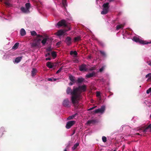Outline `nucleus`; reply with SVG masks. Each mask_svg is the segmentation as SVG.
<instances>
[{"label": "nucleus", "instance_id": "63", "mask_svg": "<svg viewBox=\"0 0 151 151\" xmlns=\"http://www.w3.org/2000/svg\"><path fill=\"white\" fill-rule=\"evenodd\" d=\"M150 117L151 118V114H150Z\"/></svg>", "mask_w": 151, "mask_h": 151}, {"label": "nucleus", "instance_id": "59", "mask_svg": "<svg viewBox=\"0 0 151 151\" xmlns=\"http://www.w3.org/2000/svg\"><path fill=\"white\" fill-rule=\"evenodd\" d=\"M53 81H55L57 80V79L56 78H53Z\"/></svg>", "mask_w": 151, "mask_h": 151}, {"label": "nucleus", "instance_id": "54", "mask_svg": "<svg viewBox=\"0 0 151 151\" xmlns=\"http://www.w3.org/2000/svg\"><path fill=\"white\" fill-rule=\"evenodd\" d=\"M77 115V113H76V114H74L73 115V116H74V117H75V116H76V115Z\"/></svg>", "mask_w": 151, "mask_h": 151}, {"label": "nucleus", "instance_id": "56", "mask_svg": "<svg viewBox=\"0 0 151 151\" xmlns=\"http://www.w3.org/2000/svg\"><path fill=\"white\" fill-rule=\"evenodd\" d=\"M69 84L70 85H72L73 84V83H71V82H70L69 83Z\"/></svg>", "mask_w": 151, "mask_h": 151}, {"label": "nucleus", "instance_id": "34", "mask_svg": "<svg viewBox=\"0 0 151 151\" xmlns=\"http://www.w3.org/2000/svg\"><path fill=\"white\" fill-rule=\"evenodd\" d=\"M145 77L146 78L149 77L148 80H151V73H150L147 75Z\"/></svg>", "mask_w": 151, "mask_h": 151}, {"label": "nucleus", "instance_id": "11", "mask_svg": "<svg viewBox=\"0 0 151 151\" xmlns=\"http://www.w3.org/2000/svg\"><path fill=\"white\" fill-rule=\"evenodd\" d=\"M149 130V132H151V124H150L148 126L146 127L145 128L142 130V132L144 133H146Z\"/></svg>", "mask_w": 151, "mask_h": 151}, {"label": "nucleus", "instance_id": "30", "mask_svg": "<svg viewBox=\"0 0 151 151\" xmlns=\"http://www.w3.org/2000/svg\"><path fill=\"white\" fill-rule=\"evenodd\" d=\"M81 40V37L79 36H78L76 37H75L74 38V41L75 42H78Z\"/></svg>", "mask_w": 151, "mask_h": 151}, {"label": "nucleus", "instance_id": "8", "mask_svg": "<svg viewBox=\"0 0 151 151\" xmlns=\"http://www.w3.org/2000/svg\"><path fill=\"white\" fill-rule=\"evenodd\" d=\"M57 25L59 26H66V24L65 21L64 20H61L58 23Z\"/></svg>", "mask_w": 151, "mask_h": 151}, {"label": "nucleus", "instance_id": "44", "mask_svg": "<svg viewBox=\"0 0 151 151\" xmlns=\"http://www.w3.org/2000/svg\"><path fill=\"white\" fill-rule=\"evenodd\" d=\"M36 36H37V37L38 38V37H42V35H36Z\"/></svg>", "mask_w": 151, "mask_h": 151}, {"label": "nucleus", "instance_id": "64", "mask_svg": "<svg viewBox=\"0 0 151 151\" xmlns=\"http://www.w3.org/2000/svg\"><path fill=\"white\" fill-rule=\"evenodd\" d=\"M114 151H116V150H114Z\"/></svg>", "mask_w": 151, "mask_h": 151}, {"label": "nucleus", "instance_id": "61", "mask_svg": "<svg viewBox=\"0 0 151 151\" xmlns=\"http://www.w3.org/2000/svg\"><path fill=\"white\" fill-rule=\"evenodd\" d=\"M136 134L138 135H140L139 133H137Z\"/></svg>", "mask_w": 151, "mask_h": 151}, {"label": "nucleus", "instance_id": "42", "mask_svg": "<svg viewBox=\"0 0 151 151\" xmlns=\"http://www.w3.org/2000/svg\"><path fill=\"white\" fill-rule=\"evenodd\" d=\"M61 42H58L56 44V46L57 47H59L60 46L61 44Z\"/></svg>", "mask_w": 151, "mask_h": 151}, {"label": "nucleus", "instance_id": "15", "mask_svg": "<svg viewBox=\"0 0 151 151\" xmlns=\"http://www.w3.org/2000/svg\"><path fill=\"white\" fill-rule=\"evenodd\" d=\"M84 80V79L82 78H79L77 81H76L77 83H80L83 82Z\"/></svg>", "mask_w": 151, "mask_h": 151}, {"label": "nucleus", "instance_id": "14", "mask_svg": "<svg viewBox=\"0 0 151 151\" xmlns=\"http://www.w3.org/2000/svg\"><path fill=\"white\" fill-rule=\"evenodd\" d=\"M69 79L73 83L76 82L75 77L72 75H70L69 76Z\"/></svg>", "mask_w": 151, "mask_h": 151}, {"label": "nucleus", "instance_id": "57", "mask_svg": "<svg viewBox=\"0 0 151 151\" xmlns=\"http://www.w3.org/2000/svg\"><path fill=\"white\" fill-rule=\"evenodd\" d=\"M94 70V69H93V68H91L90 69V70Z\"/></svg>", "mask_w": 151, "mask_h": 151}, {"label": "nucleus", "instance_id": "37", "mask_svg": "<svg viewBox=\"0 0 151 151\" xmlns=\"http://www.w3.org/2000/svg\"><path fill=\"white\" fill-rule=\"evenodd\" d=\"M102 139L104 142H105L106 141V138L105 136H103L102 137Z\"/></svg>", "mask_w": 151, "mask_h": 151}, {"label": "nucleus", "instance_id": "18", "mask_svg": "<svg viewBox=\"0 0 151 151\" xmlns=\"http://www.w3.org/2000/svg\"><path fill=\"white\" fill-rule=\"evenodd\" d=\"M109 3H106L104 4L103 5V9H106L109 10Z\"/></svg>", "mask_w": 151, "mask_h": 151}, {"label": "nucleus", "instance_id": "21", "mask_svg": "<svg viewBox=\"0 0 151 151\" xmlns=\"http://www.w3.org/2000/svg\"><path fill=\"white\" fill-rule=\"evenodd\" d=\"M124 25V24H121L120 25H117L116 27V29L118 30L120 29H122Z\"/></svg>", "mask_w": 151, "mask_h": 151}, {"label": "nucleus", "instance_id": "47", "mask_svg": "<svg viewBox=\"0 0 151 151\" xmlns=\"http://www.w3.org/2000/svg\"><path fill=\"white\" fill-rule=\"evenodd\" d=\"M73 62L75 63H78V61L77 59H75L73 60Z\"/></svg>", "mask_w": 151, "mask_h": 151}, {"label": "nucleus", "instance_id": "22", "mask_svg": "<svg viewBox=\"0 0 151 151\" xmlns=\"http://www.w3.org/2000/svg\"><path fill=\"white\" fill-rule=\"evenodd\" d=\"M99 52L103 57L105 58L106 57V54L105 52L101 50H99Z\"/></svg>", "mask_w": 151, "mask_h": 151}, {"label": "nucleus", "instance_id": "35", "mask_svg": "<svg viewBox=\"0 0 151 151\" xmlns=\"http://www.w3.org/2000/svg\"><path fill=\"white\" fill-rule=\"evenodd\" d=\"M31 35L32 36H36L37 35V33L35 31H33L31 32Z\"/></svg>", "mask_w": 151, "mask_h": 151}, {"label": "nucleus", "instance_id": "24", "mask_svg": "<svg viewBox=\"0 0 151 151\" xmlns=\"http://www.w3.org/2000/svg\"><path fill=\"white\" fill-rule=\"evenodd\" d=\"M22 59V57H18L16 58L15 60V62L16 63H18Z\"/></svg>", "mask_w": 151, "mask_h": 151}, {"label": "nucleus", "instance_id": "40", "mask_svg": "<svg viewBox=\"0 0 151 151\" xmlns=\"http://www.w3.org/2000/svg\"><path fill=\"white\" fill-rule=\"evenodd\" d=\"M151 88H149L146 91V93L147 94H149L150 93H151Z\"/></svg>", "mask_w": 151, "mask_h": 151}, {"label": "nucleus", "instance_id": "38", "mask_svg": "<svg viewBox=\"0 0 151 151\" xmlns=\"http://www.w3.org/2000/svg\"><path fill=\"white\" fill-rule=\"evenodd\" d=\"M63 67L62 66L59 70H58L56 72V74H58L63 69Z\"/></svg>", "mask_w": 151, "mask_h": 151}, {"label": "nucleus", "instance_id": "5", "mask_svg": "<svg viewBox=\"0 0 151 151\" xmlns=\"http://www.w3.org/2000/svg\"><path fill=\"white\" fill-rule=\"evenodd\" d=\"M87 65L85 64H83L79 67V70L81 71H86L88 70Z\"/></svg>", "mask_w": 151, "mask_h": 151}, {"label": "nucleus", "instance_id": "49", "mask_svg": "<svg viewBox=\"0 0 151 151\" xmlns=\"http://www.w3.org/2000/svg\"><path fill=\"white\" fill-rule=\"evenodd\" d=\"M46 60H51V58H47L45 59Z\"/></svg>", "mask_w": 151, "mask_h": 151}, {"label": "nucleus", "instance_id": "41", "mask_svg": "<svg viewBox=\"0 0 151 151\" xmlns=\"http://www.w3.org/2000/svg\"><path fill=\"white\" fill-rule=\"evenodd\" d=\"M5 4L6 6H10L11 5V4L9 3L8 2H5Z\"/></svg>", "mask_w": 151, "mask_h": 151}, {"label": "nucleus", "instance_id": "36", "mask_svg": "<svg viewBox=\"0 0 151 151\" xmlns=\"http://www.w3.org/2000/svg\"><path fill=\"white\" fill-rule=\"evenodd\" d=\"M62 3L63 6L65 7L67 5L66 4V0H62Z\"/></svg>", "mask_w": 151, "mask_h": 151}, {"label": "nucleus", "instance_id": "48", "mask_svg": "<svg viewBox=\"0 0 151 151\" xmlns=\"http://www.w3.org/2000/svg\"><path fill=\"white\" fill-rule=\"evenodd\" d=\"M52 79L53 78H48L47 79V80L49 81H52Z\"/></svg>", "mask_w": 151, "mask_h": 151}, {"label": "nucleus", "instance_id": "46", "mask_svg": "<svg viewBox=\"0 0 151 151\" xmlns=\"http://www.w3.org/2000/svg\"><path fill=\"white\" fill-rule=\"evenodd\" d=\"M50 55V53L49 52L45 54V56L46 57H47L48 56Z\"/></svg>", "mask_w": 151, "mask_h": 151}, {"label": "nucleus", "instance_id": "39", "mask_svg": "<svg viewBox=\"0 0 151 151\" xmlns=\"http://www.w3.org/2000/svg\"><path fill=\"white\" fill-rule=\"evenodd\" d=\"M74 118V116H73V115L69 116L68 118L67 119L68 120H70L73 119Z\"/></svg>", "mask_w": 151, "mask_h": 151}, {"label": "nucleus", "instance_id": "60", "mask_svg": "<svg viewBox=\"0 0 151 151\" xmlns=\"http://www.w3.org/2000/svg\"><path fill=\"white\" fill-rule=\"evenodd\" d=\"M75 133V130H74V131L73 132L72 135L74 134Z\"/></svg>", "mask_w": 151, "mask_h": 151}, {"label": "nucleus", "instance_id": "43", "mask_svg": "<svg viewBox=\"0 0 151 151\" xmlns=\"http://www.w3.org/2000/svg\"><path fill=\"white\" fill-rule=\"evenodd\" d=\"M104 67H102L100 69L99 71L100 72H102L104 70Z\"/></svg>", "mask_w": 151, "mask_h": 151}, {"label": "nucleus", "instance_id": "4", "mask_svg": "<svg viewBox=\"0 0 151 151\" xmlns=\"http://www.w3.org/2000/svg\"><path fill=\"white\" fill-rule=\"evenodd\" d=\"M105 106H103L101 107L100 108L98 109L93 111V112L94 113L96 114L98 113H103L104 112L105 110Z\"/></svg>", "mask_w": 151, "mask_h": 151}, {"label": "nucleus", "instance_id": "26", "mask_svg": "<svg viewBox=\"0 0 151 151\" xmlns=\"http://www.w3.org/2000/svg\"><path fill=\"white\" fill-rule=\"evenodd\" d=\"M109 11L108 9H103V10L101 12V14H107Z\"/></svg>", "mask_w": 151, "mask_h": 151}, {"label": "nucleus", "instance_id": "9", "mask_svg": "<svg viewBox=\"0 0 151 151\" xmlns=\"http://www.w3.org/2000/svg\"><path fill=\"white\" fill-rule=\"evenodd\" d=\"M95 72H93L91 73H87L86 75V77L87 78H89L94 76H95Z\"/></svg>", "mask_w": 151, "mask_h": 151}, {"label": "nucleus", "instance_id": "20", "mask_svg": "<svg viewBox=\"0 0 151 151\" xmlns=\"http://www.w3.org/2000/svg\"><path fill=\"white\" fill-rule=\"evenodd\" d=\"M37 70L35 68H33L32 71V76H34L36 74Z\"/></svg>", "mask_w": 151, "mask_h": 151}, {"label": "nucleus", "instance_id": "10", "mask_svg": "<svg viewBox=\"0 0 151 151\" xmlns=\"http://www.w3.org/2000/svg\"><path fill=\"white\" fill-rule=\"evenodd\" d=\"M65 42L68 45H70L71 44V39L70 37H67L65 40Z\"/></svg>", "mask_w": 151, "mask_h": 151}, {"label": "nucleus", "instance_id": "3", "mask_svg": "<svg viewBox=\"0 0 151 151\" xmlns=\"http://www.w3.org/2000/svg\"><path fill=\"white\" fill-rule=\"evenodd\" d=\"M133 40L136 42H139L140 44L143 45H147L148 44L151 43V42H147L144 41V40H140L139 38L136 37H134L133 38Z\"/></svg>", "mask_w": 151, "mask_h": 151}, {"label": "nucleus", "instance_id": "53", "mask_svg": "<svg viewBox=\"0 0 151 151\" xmlns=\"http://www.w3.org/2000/svg\"><path fill=\"white\" fill-rule=\"evenodd\" d=\"M148 64L151 66V61H149L148 62Z\"/></svg>", "mask_w": 151, "mask_h": 151}, {"label": "nucleus", "instance_id": "51", "mask_svg": "<svg viewBox=\"0 0 151 151\" xmlns=\"http://www.w3.org/2000/svg\"><path fill=\"white\" fill-rule=\"evenodd\" d=\"M95 107H92V108H91L90 109H88V110H93V109H94V108Z\"/></svg>", "mask_w": 151, "mask_h": 151}, {"label": "nucleus", "instance_id": "25", "mask_svg": "<svg viewBox=\"0 0 151 151\" xmlns=\"http://www.w3.org/2000/svg\"><path fill=\"white\" fill-rule=\"evenodd\" d=\"M96 122V120H88L87 122V124H94Z\"/></svg>", "mask_w": 151, "mask_h": 151}, {"label": "nucleus", "instance_id": "1", "mask_svg": "<svg viewBox=\"0 0 151 151\" xmlns=\"http://www.w3.org/2000/svg\"><path fill=\"white\" fill-rule=\"evenodd\" d=\"M75 88H73L72 90L70 87H68L66 91V93L68 94H70L71 95V100L73 106L76 109L81 108L82 107L81 105H80L79 104V101L77 100V97H76V92L73 93V91L75 89Z\"/></svg>", "mask_w": 151, "mask_h": 151}, {"label": "nucleus", "instance_id": "55", "mask_svg": "<svg viewBox=\"0 0 151 151\" xmlns=\"http://www.w3.org/2000/svg\"><path fill=\"white\" fill-rule=\"evenodd\" d=\"M114 0H108L110 2H111L114 1Z\"/></svg>", "mask_w": 151, "mask_h": 151}, {"label": "nucleus", "instance_id": "29", "mask_svg": "<svg viewBox=\"0 0 151 151\" xmlns=\"http://www.w3.org/2000/svg\"><path fill=\"white\" fill-rule=\"evenodd\" d=\"M19 43L18 42H17L13 46V47H12V49H17L19 46Z\"/></svg>", "mask_w": 151, "mask_h": 151}, {"label": "nucleus", "instance_id": "6", "mask_svg": "<svg viewBox=\"0 0 151 151\" xmlns=\"http://www.w3.org/2000/svg\"><path fill=\"white\" fill-rule=\"evenodd\" d=\"M63 105L67 107H69L70 106V102L68 99H66L64 100L63 102Z\"/></svg>", "mask_w": 151, "mask_h": 151}, {"label": "nucleus", "instance_id": "27", "mask_svg": "<svg viewBox=\"0 0 151 151\" xmlns=\"http://www.w3.org/2000/svg\"><path fill=\"white\" fill-rule=\"evenodd\" d=\"M4 131V128L3 127H0V137L3 134V132Z\"/></svg>", "mask_w": 151, "mask_h": 151}, {"label": "nucleus", "instance_id": "50", "mask_svg": "<svg viewBox=\"0 0 151 151\" xmlns=\"http://www.w3.org/2000/svg\"><path fill=\"white\" fill-rule=\"evenodd\" d=\"M96 96H100V93L99 92H97L96 94Z\"/></svg>", "mask_w": 151, "mask_h": 151}, {"label": "nucleus", "instance_id": "19", "mask_svg": "<svg viewBox=\"0 0 151 151\" xmlns=\"http://www.w3.org/2000/svg\"><path fill=\"white\" fill-rule=\"evenodd\" d=\"M70 54L71 55H74L73 56L74 57H77L78 53L76 51H71L70 52Z\"/></svg>", "mask_w": 151, "mask_h": 151}, {"label": "nucleus", "instance_id": "16", "mask_svg": "<svg viewBox=\"0 0 151 151\" xmlns=\"http://www.w3.org/2000/svg\"><path fill=\"white\" fill-rule=\"evenodd\" d=\"M64 32L62 30H59L57 32L55 33V35L58 36L62 35L64 34Z\"/></svg>", "mask_w": 151, "mask_h": 151}, {"label": "nucleus", "instance_id": "58", "mask_svg": "<svg viewBox=\"0 0 151 151\" xmlns=\"http://www.w3.org/2000/svg\"><path fill=\"white\" fill-rule=\"evenodd\" d=\"M91 56H88V58L89 59H91Z\"/></svg>", "mask_w": 151, "mask_h": 151}, {"label": "nucleus", "instance_id": "62", "mask_svg": "<svg viewBox=\"0 0 151 151\" xmlns=\"http://www.w3.org/2000/svg\"><path fill=\"white\" fill-rule=\"evenodd\" d=\"M64 151H67V150L66 149H65Z\"/></svg>", "mask_w": 151, "mask_h": 151}, {"label": "nucleus", "instance_id": "7", "mask_svg": "<svg viewBox=\"0 0 151 151\" xmlns=\"http://www.w3.org/2000/svg\"><path fill=\"white\" fill-rule=\"evenodd\" d=\"M75 122L74 121H71L68 122L66 125V128L67 129H69L75 124Z\"/></svg>", "mask_w": 151, "mask_h": 151}, {"label": "nucleus", "instance_id": "33", "mask_svg": "<svg viewBox=\"0 0 151 151\" xmlns=\"http://www.w3.org/2000/svg\"><path fill=\"white\" fill-rule=\"evenodd\" d=\"M51 55L54 58L56 57L57 54L56 52L54 51H52L51 53Z\"/></svg>", "mask_w": 151, "mask_h": 151}, {"label": "nucleus", "instance_id": "17", "mask_svg": "<svg viewBox=\"0 0 151 151\" xmlns=\"http://www.w3.org/2000/svg\"><path fill=\"white\" fill-rule=\"evenodd\" d=\"M21 10L24 13H28L29 12V11L28 9L24 7H22L21 8Z\"/></svg>", "mask_w": 151, "mask_h": 151}, {"label": "nucleus", "instance_id": "13", "mask_svg": "<svg viewBox=\"0 0 151 151\" xmlns=\"http://www.w3.org/2000/svg\"><path fill=\"white\" fill-rule=\"evenodd\" d=\"M40 44V42H37V40H35L32 43V46L33 47H36V46H39Z\"/></svg>", "mask_w": 151, "mask_h": 151}, {"label": "nucleus", "instance_id": "12", "mask_svg": "<svg viewBox=\"0 0 151 151\" xmlns=\"http://www.w3.org/2000/svg\"><path fill=\"white\" fill-rule=\"evenodd\" d=\"M55 63H51V62H47L46 63V66L49 68H52L54 66Z\"/></svg>", "mask_w": 151, "mask_h": 151}, {"label": "nucleus", "instance_id": "23", "mask_svg": "<svg viewBox=\"0 0 151 151\" xmlns=\"http://www.w3.org/2000/svg\"><path fill=\"white\" fill-rule=\"evenodd\" d=\"M20 34L21 36H24L26 34V31L23 28H22L20 30Z\"/></svg>", "mask_w": 151, "mask_h": 151}, {"label": "nucleus", "instance_id": "32", "mask_svg": "<svg viewBox=\"0 0 151 151\" xmlns=\"http://www.w3.org/2000/svg\"><path fill=\"white\" fill-rule=\"evenodd\" d=\"M26 8L29 10V9L30 7V5L29 3H27L25 4Z\"/></svg>", "mask_w": 151, "mask_h": 151}, {"label": "nucleus", "instance_id": "31", "mask_svg": "<svg viewBox=\"0 0 151 151\" xmlns=\"http://www.w3.org/2000/svg\"><path fill=\"white\" fill-rule=\"evenodd\" d=\"M47 39L46 38H44L41 41V42L42 44L43 45H45V44L46 43Z\"/></svg>", "mask_w": 151, "mask_h": 151}, {"label": "nucleus", "instance_id": "2", "mask_svg": "<svg viewBox=\"0 0 151 151\" xmlns=\"http://www.w3.org/2000/svg\"><path fill=\"white\" fill-rule=\"evenodd\" d=\"M86 90V86L83 85L82 86H79L78 87L75 88L73 91V93L76 92V97L77 100L79 101L81 99V93L83 92H85Z\"/></svg>", "mask_w": 151, "mask_h": 151}, {"label": "nucleus", "instance_id": "28", "mask_svg": "<svg viewBox=\"0 0 151 151\" xmlns=\"http://www.w3.org/2000/svg\"><path fill=\"white\" fill-rule=\"evenodd\" d=\"M79 145V143L78 142L76 143L72 147V150H75L77 147Z\"/></svg>", "mask_w": 151, "mask_h": 151}, {"label": "nucleus", "instance_id": "45", "mask_svg": "<svg viewBox=\"0 0 151 151\" xmlns=\"http://www.w3.org/2000/svg\"><path fill=\"white\" fill-rule=\"evenodd\" d=\"M47 50L48 51H50L51 50V49L50 47H48L47 48Z\"/></svg>", "mask_w": 151, "mask_h": 151}, {"label": "nucleus", "instance_id": "52", "mask_svg": "<svg viewBox=\"0 0 151 151\" xmlns=\"http://www.w3.org/2000/svg\"><path fill=\"white\" fill-rule=\"evenodd\" d=\"M37 42H39L40 43V41L41 40V39L40 38L38 39L37 40Z\"/></svg>", "mask_w": 151, "mask_h": 151}]
</instances>
